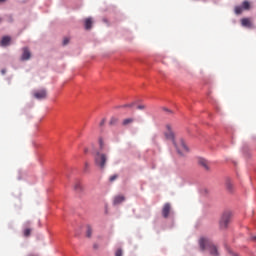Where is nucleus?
I'll list each match as a JSON object with an SVG mask.
<instances>
[{"instance_id": "nucleus-1", "label": "nucleus", "mask_w": 256, "mask_h": 256, "mask_svg": "<svg viewBox=\"0 0 256 256\" xmlns=\"http://www.w3.org/2000/svg\"><path fill=\"white\" fill-rule=\"evenodd\" d=\"M164 135L166 139L172 141L179 155H185V153H189V148L187 147L183 139L175 141V133L173 132V126H171V124H166V131Z\"/></svg>"}, {"instance_id": "nucleus-2", "label": "nucleus", "mask_w": 256, "mask_h": 256, "mask_svg": "<svg viewBox=\"0 0 256 256\" xmlns=\"http://www.w3.org/2000/svg\"><path fill=\"white\" fill-rule=\"evenodd\" d=\"M201 251H209L212 256H219V251L217 250V246L213 245L209 239L201 238L199 241Z\"/></svg>"}, {"instance_id": "nucleus-3", "label": "nucleus", "mask_w": 256, "mask_h": 256, "mask_svg": "<svg viewBox=\"0 0 256 256\" xmlns=\"http://www.w3.org/2000/svg\"><path fill=\"white\" fill-rule=\"evenodd\" d=\"M94 163L96 167L100 169H105V165H107V154L103 152H96L94 156Z\"/></svg>"}, {"instance_id": "nucleus-4", "label": "nucleus", "mask_w": 256, "mask_h": 256, "mask_svg": "<svg viewBox=\"0 0 256 256\" xmlns=\"http://www.w3.org/2000/svg\"><path fill=\"white\" fill-rule=\"evenodd\" d=\"M231 222V214L230 212H225L220 219V227L221 229H227V226Z\"/></svg>"}, {"instance_id": "nucleus-5", "label": "nucleus", "mask_w": 256, "mask_h": 256, "mask_svg": "<svg viewBox=\"0 0 256 256\" xmlns=\"http://www.w3.org/2000/svg\"><path fill=\"white\" fill-rule=\"evenodd\" d=\"M170 214H171V204L166 203L162 208V217H164V219H167Z\"/></svg>"}, {"instance_id": "nucleus-6", "label": "nucleus", "mask_w": 256, "mask_h": 256, "mask_svg": "<svg viewBox=\"0 0 256 256\" xmlns=\"http://www.w3.org/2000/svg\"><path fill=\"white\" fill-rule=\"evenodd\" d=\"M35 99H46L47 98V91L46 90H39L34 93Z\"/></svg>"}, {"instance_id": "nucleus-7", "label": "nucleus", "mask_w": 256, "mask_h": 256, "mask_svg": "<svg viewBox=\"0 0 256 256\" xmlns=\"http://www.w3.org/2000/svg\"><path fill=\"white\" fill-rule=\"evenodd\" d=\"M21 59L22 61H29V59H31V51H29V48H23Z\"/></svg>"}, {"instance_id": "nucleus-8", "label": "nucleus", "mask_w": 256, "mask_h": 256, "mask_svg": "<svg viewBox=\"0 0 256 256\" xmlns=\"http://www.w3.org/2000/svg\"><path fill=\"white\" fill-rule=\"evenodd\" d=\"M84 27L87 31L93 27V18L89 17L84 20Z\"/></svg>"}, {"instance_id": "nucleus-9", "label": "nucleus", "mask_w": 256, "mask_h": 256, "mask_svg": "<svg viewBox=\"0 0 256 256\" xmlns=\"http://www.w3.org/2000/svg\"><path fill=\"white\" fill-rule=\"evenodd\" d=\"M198 163L199 165H201V167H203L206 171H209V162L207 160H205V158H199L198 159Z\"/></svg>"}, {"instance_id": "nucleus-10", "label": "nucleus", "mask_w": 256, "mask_h": 256, "mask_svg": "<svg viewBox=\"0 0 256 256\" xmlns=\"http://www.w3.org/2000/svg\"><path fill=\"white\" fill-rule=\"evenodd\" d=\"M241 25H242V27H248L249 29H251V27H253V23H251V20L249 18H243L241 20Z\"/></svg>"}, {"instance_id": "nucleus-11", "label": "nucleus", "mask_w": 256, "mask_h": 256, "mask_svg": "<svg viewBox=\"0 0 256 256\" xmlns=\"http://www.w3.org/2000/svg\"><path fill=\"white\" fill-rule=\"evenodd\" d=\"M125 201V196L123 195H118L114 198L113 204L114 205H120V203H123Z\"/></svg>"}, {"instance_id": "nucleus-12", "label": "nucleus", "mask_w": 256, "mask_h": 256, "mask_svg": "<svg viewBox=\"0 0 256 256\" xmlns=\"http://www.w3.org/2000/svg\"><path fill=\"white\" fill-rule=\"evenodd\" d=\"M9 43H11V37L9 36H4L1 40V46L2 47H7V45H9Z\"/></svg>"}, {"instance_id": "nucleus-13", "label": "nucleus", "mask_w": 256, "mask_h": 256, "mask_svg": "<svg viewBox=\"0 0 256 256\" xmlns=\"http://www.w3.org/2000/svg\"><path fill=\"white\" fill-rule=\"evenodd\" d=\"M135 122V118H126L122 121V125L127 127V125H131V123Z\"/></svg>"}, {"instance_id": "nucleus-14", "label": "nucleus", "mask_w": 256, "mask_h": 256, "mask_svg": "<svg viewBox=\"0 0 256 256\" xmlns=\"http://www.w3.org/2000/svg\"><path fill=\"white\" fill-rule=\"evenodd\" d=\"M74 190L81 193V191H83V185L79 181H76L74 184Z\"/></svg>"}, {"instance_id": "nucleus-15", "label": "nucleus", "mask_w": 256, "mask_h": 256, "mask_svg": "<svg viewBox=\"0 0 256 256\" xmlns=\"http://www.w3.org/2000/svg\"><path fill=\"white\" fill-rule=\"evenodd\" d=\"M98 143H99V151L98 152L102 153V151L105 149V142L103 141L102 138H100Z\"/></svg>"}, {"instance_id": "nucleus-16", "label": "nucleus", "mask_w": 256, "mask_h": 256, "mask_svg": "<svg viewBox=\"0 0 256 256\" xmlns=\"http://www.w3.org/2000/svg\"><path fill=\"white\" fill-rule=\"evenodd\" d=\"M242 9H245L246 11H249V9H251V4L249 3V1H244L242 3Z\"/></svg>"}, {"instance_id": "nucleus-17", "label": "nucleus", "mask_w": 256, "mask_h": 256, "mask_svg": "<svg viewBox=\"0 0 256 256\" xmlns=\"http://www.w3.org/2000/svg\"><path fill=\"white\" fill-rule=\"evenodd\" d=\"M226 188L229 190V191H233V182L231 180H226Z\"/></svg>"}, {"instance_id": "nucleus-18", "label": "nucleus", "mask_w": 256, "mask_h": 256, "mask_svg": "<svg viewBox=\"0 0 256 256\" xmlns=\"http://www.w3.org/2000/svg\"><path fill=\"white\" fill-rule=\"evenodd\" d=\"M31 231H32L31 228H25V229L23 230V235H24V237H30V236H31Z\"/></svg>"}, {"instance_id": "nucleus-19", "label": "nucleus", "mask_w": 256, "mask_h": 256, "mask_svg": "<svg viewBox=\"0 0 256 256\" xmlns=\"http://www.w3.org/2000/svg\"><path fill=\"white\" fill-rule=\"evenodd\" d=\"M235 13H236V15H241L243 13V7L236 6L235 7Z\"/></svg>"}, {"instance_id": "nucleus-20", "label": "nucleus", "mask_w": 256, "mask_h": 256, "mask_svg": "<svg viewBox=\"0 0 256 256\" xmlns=\"http://www.w3.org/2000/svg\"><path fill=\"white\" fill-rule=\"evenodd\" d=\"M86 235L87 237H91V235H93V228H91V226H87Z\"/></svg>"}, {"instance_id": "nucleus-21", "label": "nucleus", "mask_w": 256, "mask_h": 256, "mask_svg": "<svg viewBox=\"0 0 256 256\" xmlns=\"http://www.w3.org/2000/svg\"><path fill=\"white\" fill-rule=\"evenodd\" d=\"M118 177H119V175H117V174H114V175L110 176V178H109L110 183H113V181H116V179Z\"/></svg>"}, {"instance_id": "nucleus-22", "label": "nucleus", "mask_w": 256, "mask_h": 256, "mask_svg": "<svg viewBox=\"0 0 256 256\" xmlns=\"http://www.w3.org/2000/svg\"><path fill=\"white\" fill-rule=\"evenodd\" d=\"M89 167H90L89 164L85 162L84 168H83L84 173H89Z\"/></svg>"}, {"instance_id": "nucleus-23", "label": "nucleus", "mask_w": 256, "mask_h": 256, "mask_svg": "<svg viewBox=\"0 0 256 256\" xmlns=\"http://www.w3.org/2000/svg\"><path fill=\"white\" fill-rule=\"evenodd\" d=\"M115 256H123V251L121 249H118L115 253Z\"/></svg>"}, {"instance_id": "nucleus-24", "label": "nucleus", "mask_w": 256, "mask_h": 256, "mask_svg": "<svg viewBox=\"0 0 256 256\" xmlns=\"http://www.w3.org/2000/svg\"><path fill=\"white\" fill-rule=\"evenodd\" d=\"M137 109H139L140 111H143L144 109H146L145 105H138Z\"/></svg>"}, {"instance_id": "nucleus-25", "label": "nucleus", "mask_w": 256, "mask_h": 256, "mask_svg": "<svg viewBox=\"0 0 256 256\" xmlns=\"http://www.w3.org/2000/svg\"><path fill=\"white\" fill-rule=\"evenodd\" d=\"M115 123H117V118H112L110 120V125H115Z\"/></svg>"}, {"instance_id": "nucleus-26", "label": "nucleus", "mask_w": 256, "mask_h": 256, "mask_svg": "<svg viewBox=\"0 0 256 256\" xmlns=\"http://www.w3.org/2000/svg\"><path fill=\"white\" fill-rule=\"evenodd\" d=\"M68 44H69V38H64L63 45H68Z\"/></svg>"}, {"instance_id": "nucleus-27", "label": "nucleus", "mask_w": 256, "mask_h": 256, "mask_svg": "<svg viewBox=\"0 0 256 256\" xmlns=\"http://www.w3.org/2000/svg\"><path fill=\"white\" fill-rule=\"evenodd\" d=\"M133 105H135V103H131V104H126L123 107H133Z\"/></svg>"}, {"instance_id": "nucleus-28", "label": "nucleus", "mask_w": 256, "mask_h": 256, "mask_svg": "<svg viewBox=\"0 0 256 256\" xmlns=\"http://www.w3.org/2000/svg\"><path fill=\"white\" fill-rule=\"evenodd\" d=\"M105 125V119H102V121L100 122V127H103Z\"/></svg>"}, {"instance_id": "nucleus-29", "label": "nucleus", "mask_w": 256, "mask_h": 256, "mask_svg": "<svg viewBox=\"0 0 256 256\" xmlns=\"http://www.w3.org/2000/svg\"><path fill=\"white\" fill-rule=\"evenodd\" d=\"M1 73H2V75H5V70L4 69L1 70Z\"/></svg>"}, {"instance_id": "nucleus-30", "label": "nucleus", "mask_w": 256, "mask_h": 256, "mask_svg": "<svg viewBox=\"0 0 256 256\" xmlns=\"http://www.w3.org/2000/svg\"><path fill=\"white\" fill-rule=\"evenodd\" d=\"M164 111H168V113H171V111H169V109L167 108H164Z\"/></svg>"}, {"instance_id": "nucleus-31", "label": "nucleus", "mask_w": 256, "mask_h": 256, "mask_svg": "<svg viewBox=\"0 0 256 256\" xmlns=\"http://www.w3.org/2000/svg\"><path fill=\"white\" fill-rule=\"evenodd\" d=\"M253 241H256V236L252 237Z\"/></svg>"}, {"instance_id": "nucleus-32", "label": "nucleus", "mask_w": 256, "mask_h": 256, "mask_svg": "<svg viewBox=\"0 0 256 256\" xmlns=\"http://www.w3.org/2000/svg\"><path fill=\"white\" fill-rule=\"evenodd\" d=\"M3 2H5V0H0V3H3Z\"/></svg>"}, {"instance_id": "nucleus-33", "label": "nucleus", "mask_w": 256, "mask_h": 256, "mask_svg": "<svg viewBox=\"0 0 256 256\" xmlns=\"http://www.w3.org/2000/svg\"><path fill=\"white\" fill-rule=\"evenodd\" d=\"M26 225H29V222H27Z\"/></svg>"}]
</instances>
